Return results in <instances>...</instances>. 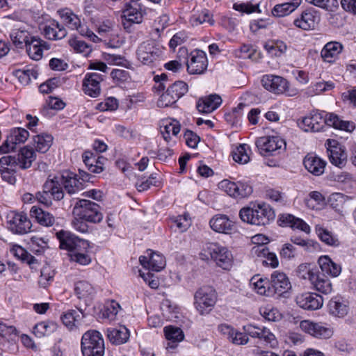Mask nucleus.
I'll return each instance as SVG.
<instances>
[{
  "instance_id": "obj_1",
  "label": "nucleus",
  "mask_w": 356,
  "mask_h": 356,
  "mask_svg": "<svg viewBox=\"0 0 356 356\" xmlns=\"http://www.w3.org/2000/svg\"><path fill=\"white\" fill-rule=\"evenodd\" d=\"M81 186L76 176L72 172H64L60 175H49L43 186V191L38 193L39 202L47 205L52 204L51 198L60 201L65 197V191L72 195L76 194Z\"/></svg>"
},
{
  "instance_id": "obj_2",
  "label": "nucleus",
  "mask_w": 356,
  "mask_h": 356,
  "mask_svg": "<svg viewBox=\"0 0 356 356\" xmlns=\"http://www.w3.org/2000/svg\"><path fill=\"white\" fill-rule=\"evenodd\" d=\"M22 129H13L7 139L0 146V154L17 152V154L3 156L0 159V172L2 178L10 184L15 183V177L10 175L22 169Z\"/></svg>"
},
{
  "instance_id": "obj_3",
  "label": "nucleus",
  "mask_w": 356,
  "mask_h": 356,
  "mask_svg": "<svg viewBox=\"0 0 356 356\" xmlns=\"http://www.w3.org/2000/svg\"><path fill=\"white\" fill-rule=\"evenodd\" d=\"M81 348L83 356H104L105 347L102 334L95 330H88L82 336Z\"/></svg>"
},
{
  "instance_id": "obj_4",
  "label": "nucleus",
  "mask_w": 356,
  "mask_h": 356,
  "mask_svg": "<svg viewBox=\"0 0 356 356\" xmlns=\"http://www.w3.org/2000/svg\"><path fill=\"white\" fill-rule=\"evenodd\" d=\"M73 213L84 220L92 223H99L103 219V214L100 211V206L88 200L81 199L78 200L73 209Z\"/></svg>"
},
{
  "instance_id": "obj_5",
  "label": "nucleus",
  "mask_w": 356,
  "mask_h": 356,
  "mask_svg": "<svg viewBox=\"0 0 356 356\" xmlns=\"http://www.w3.org/2000/svg\"><path fill=\"white\" fill-rule=\"evenodd\" d=\"M57 13L69 29L77 31L81 35L87 37L93 42L99 40V38L86 24H81L80 18L71 9L68 8L59 9Z\"/></svg>"
},
{
  "instance_id": "obj_6",
  "label": "nucleus",
  "mask_w": 356,
  "mask_h": 356,
  "mask_svg": "<svg viewBox=\"0 0 356 356\" xmlns=\"http://www.w3.org/2000/svg\"><path fill=\"white\" fill-rule=\"evenodd\" d=\"M217 300L216 290L211 286L198 289L194 294V305L201 315L210 313Z\"/></svg>"
},
{
  "instance_id": "obj_7",
  "label": "nucleus",
  "mask_w": 356,
  "mask_h": 356,
  "mask_svg": "<svg viewBox=\"0 0 356 356\" xmlns=\"http://www.w3.org/2000/svg\"><path fill=\"white\" fill-rule=\"evenodd\" d=\"M145 14V10L140 0H130L127 2L122 15V24L124 29L130 32L132 24H140Z\"/></svg>"
},
{
  "instance_id": "obj_8",
  "label": "nucleus",
  "mask_w": 356,
  "mask_h": 356,
  "mask_svg": "<svg viewBox=\"0 0 356 356\" xmlns=\"http://www.w3.org/2000/svg\"><path fill=\"white\" fill-rule=\"evenodd\" d=\"M261 83L267 90L277 95L284 94L293 97L298 92L296 88H291L289 81L280 76L266 74L262 77Z\"/></svg>"
},
{
  "instance_id": "obj_9",
  "label": "nucleus",
  "mask_w": 356,
  "mask_h": 356,
  "mask_svg": "<svg viewBox=\"0 0 356 356\" xmlns=\"http://www.w3.org/2000/svg\"><path fill=\"white\" fill-rule=\"evenodd\" d=\"M205 252H207L216 265L224 270H229L233 262V257L227 248L218 243H210L207 245Z\"/></svg>"
},
{
  "instance_id": "obj_10",
  "label": "nucleus",
  "mask_w": 356,
  "mask_h": 356,
  "mask_svg": "<svg viewBox=\"0 0 356 356\" xmlns=\"http://www.w3.org/2000/svg\"><path fill=\"white\" fill-rule=\"evenodd\" d=\"M138 59L144 65H151L162 55L161 49L153 40L142 42L136 51Z\"/></svg>"
},
{
  "instance_id": "obj_11",
  "label": "nucleus",
  "mask_w": 356,
  "mask_h": 356,
  "mask_svg": "<svg viewBox=\"0 0 356 356\" xmlns=\"http://www.w3.org/2000/svg\"><path fill=\"white\" fill-rule=\"evenodd\" d=\"M330 163L342 168L347 163L348 155L346 147L335 140H327L325 143Z\"/></svg>"
},
{
  "instance_id": "obj_12",
  "label": "nucleus",
  "mask_w": 356,
  "mask_h": 356,
  "mask_svg": "<svg viewBox=\"0 0 356 356\" xmlns=\"http://www.w3.org/2000/svg\"><path fill=\"white\" fill-rule=\"evenodd\" d=\"M59 241L60 248L73 252L79 248H90L88 241L81 239L70 232L60 230L56 233Z\"/></svg>"
},
{
  "instance_id": "obj_13",
  "label": "nucleus",
  "mask_w": 356,
  "mask_h": 356,
  "mask_svg": "<svg viewBox=\"0 0 356 356\" xmlns=\"http://www.w3.org/2000/svg\"><path fill=\"white\" fill-rule=\"evenodd\" d=\"M256 146L262 155L269 156L277 151L284 149L286 143L279 136H264L256 140Z\"/></svg>"
},
{
  "instance_id": "obj_14",
  "label": "nucleus",
  "mask_w": 356,
  "mask_h": 356,
  "mask_svg": "<svg viewBox=\"0 0 356 356\" xmlns=\"http://www.w3.org/2000/svg\"><path fill=\"white\" fill-rule=\"evenodd\" d=\"M300 328L304 332L318 339H330L333 334V330L330 326L323 323H314L310 321H302Z\"/></svg>"
},
{
  "instance_id": "obj_15",
  "label": "nucleus",
  "mask_w": 356,
  "mask_h": 356,
  "mask_svg": "<svg viewBox=\"0 0 356 356\" xmlns=\"http://www.w3.org/2000/svg\"><path fill=\"white\" fill-rule=\"evenodd\" d=\"M320 21L319 12L313 8H310L302 11L300 16L293 21V24L299 29L308 31L314 29Z\"/></svg>"
},
{
  "instance_id": "obj_16",
  "label": "nucleus",
  "mask_w": 356,
  "mask_h": 356,
  "mask_svg": "<svg viewBox=\"0 0 356 356\" xmlns=\"http://www.w3.org/2000/svg\"><path fill=\"white\" fill-rule=\"evenodd\" d=\"M270 289L272 296L277 295L286 297L291 289V284L286 275L282 272L275 271L271 275Z\"/></svg>"
},
{
  "instance_id": "obj_17",
  "label": "nucleus",
  "mask_w": 356,
  "mask_h": 356,
  "mask_svg": "<svg viewBox=\"0 0 356 356\" xmlns=\"http://www.w3.org/2000/svg\"><path fill=\"white\" fill-rule=\"evenodd\" d=\"M208 65L206 53L195 49L190 54V60L187 62V70L192 74H200L204 72Z\"/></svg>"
},
{
  "instance_id": "obj_18",
  "label": "nucleus",
  "mask_w": 356,
  "mask_h": 356,
  "mask_svg": "<svg viewBox=\"0 0 356 356\" xmlns=\"http://www.w3.org/2000/svg\"><path fill=\"white\" fill-rule=\"evenodd\" d=\"M244 332L252 338H257L264 341L266 344H269L270 347L277 345V341L275 335L269 329L265 327H259L252 324H248L243 327Z\"/></svg>"
},
{
  "instance_id": "obj_19",
  "label": "nucleus",
  "mask_w": 356,
  "mask_h": 356,
  "mask_svg": "<svg viewBox=\"0 0 356 356\" xmlns=\"http://www.w3.org/2000/svg\"><path fill=\"white\" fill-rule=\"evenodd\" d=\"M326 125V116L322 113H312L303 118L300 127L305 131L318 132L323 129Z\"/></svg>"
},
{
  "instance_id": "obj_20",
  "label": "nucleus",
  "mask_w": 356,
  "mask_h": 356,
  "mask_svg": "<svg viewBox=\"0 0 356 356\" xmlns=\"http://www.w3.org/2000/svg\"><path fill=\"white\" fill-rule=\"evenodd\" d=\"M147 255L140 256L139 261L142 266L149 270L159 272L165 266V260L162 254L148 250Z\"/></svg>"
},
{
  "instance_id": "obj_21",
  "label": "nucleus",
  "mask_w": 356,
  "mask_h": 356,
  "mask_svg": "<svg viewBox=\"0 0 356 356\" xmlns=\"http://www.w3.org/2000/svg\"><path fill=\"white\" fill-rule=\"evenodd\" d=\"M297 305L307 310H316L322 307L323 305V297L316 293L307 292L296 296Z\"/></svg>"
},
{
  "instance_id": "obj_22",
  "label": "nucleus",
  "mask_w": 356,
  "mask_h": 356,
  "mask_svg": "<svg viewBox=\"0 0 356 356\" xmlns=\"http://www.w3.org/2000/svg\"><path fill=\"white\" fill-rule=\"evenodd\" d=\"M104 80V76L99 73H88L83 81V90L84 92L92 97H97L100 95V83Z\"/></svg>"
},
{
  "instance_id": "obj_23",
  "label": "nucleus",
  "mask_w": 356,
  "mask_h": 356,
  "mask_svg": "<svg viewBox=\"0 0 356 356\" xmlns=\"http://www.w3.org/2000/svg\"><path fill=\"white\" fill-rule=\"evenodd\" d=\"M211 228L216 232L229 234L234 229V222L227 215L216 214L209 220Z\"/></svg>"
},
{
  "instance_id": "obj_24",
  "label": "nucleus",
  "mask_w": 356,
  "mask_h": 356,
  "mask_svg": "<svg viewBox=\"0 0 356 356\" xmlns=\"http://www.w3.org/2000/svg\"><path fill=\"white\" fill-rule=\"evenodd\" d=\"M42 31L45 38L51 40H61L67 34L65 26L56 19L49 20L44 25Z\"/></svg>"
},
{
  "instance_id": "obj_25",
  "label": "nucleus",
  "mask_w": 356,
  "mask_h": 356,
  "mask_svg": "<svg viewBox=\"0 0 356 356\" xmlns=\"http://www.w3.org/2000/svg\"><path fill=\"white\" fill-rule=\"evenodd\" d=\"M26 51L29 58L34 60H39L42 58L41 44L42 40L38 36L26 35L24 38Z\"/></svg>"
},
{
  "instance_id": "obj_26",
  "label": "nucleus",
  "mask_w": 356,
  "mask_h": 356,
  "mask_svg": "<svg viewBox=\"0 0 356 356\" xmlns=\"http://www.w3.org/2000/svg\"><path fill=\"white\" fill-rule=\"evenodd\" d=\"M222 103L221 97L216 94L200 98L196 105L197 109L202 113H210L218 108Z\"/></svg>"
},
{
  "instance_id": "obj_27",
  "label": "nucleus",
  "mask_w": 356,
  "mask_h": 356,
  "mask_svg": "<svg viewBox=\"0 0 356 356\" xmlns=\"http://www.w3.org/2000/svg\"><path fill=\"white\" fill-rule=\"evenodd\" d=\"M274 210L268 204H256V226H266L275 219Z\"/></svg>"
},
{
  "instance_id": "obj_28",
  "label": "nucleus",
  "mask_w": 356,
  "mask_h": 356,
  "mask_svg": "<svg viewBox=\"0 0 356 356\" xmlns=\"http://www.w3.org/2000/svg\"><path fill=\"white\" fill-rule=\"evenodd\" d=\"M303 164L310 173L319 176L323 173L326 162L316 155L308 154L303 160Z\"/></svg>"
},
{
  "instance_id": "obj_29",
  "label": "nucleus",
  "mask_w": 356,
  "mask_h": 356,
  "mask_svg": "<svg viewBox=\"0 0 356 356\" xmlns=\"http://www.w3.org/2000/svg\"><path fill=\"white\" fill-rule=\"evenodd\" d=\"M129 331L124 325L118 327L109 328L107 330V337L110 342L115 345L126 343L129 339Z\"/></svg>"
},
{
  "instance_id": "obj_30",
  "label": "nucleus",
  "mask_w": 356,
  "mask_h": 356,
  "mask_svg": "<svg viewBox=\"0 0 356 356\" xmlns=\"http://www.w3.org/2000/svg\"><path fill=\"white\" fill-rule=\"evenodd\" d=\"M330 313L337 317L343 318L348 312L347 302L341 296L332 298L328 303Z\"/></svg>"
},
{
  "instance_id": "obj_31",
  "label": "nucleus",
  "mask_w": 356,
  "mask_h": 356,
  "mask_svg": "<svg viewBox=\"0 0 356 356\" xmlns=\"http://www.w3.org/2000/svg\"><path fill=\"white\" fill-rule=\"evenodd\" d=\"M279 220L281 222V225L289 226L292 229H298L306 234L310 232V227L303 220L291 214H282Z\"/></svg>"
},
{
  "instance_id": "obj_32",
  "label": "nucleus",
  "mask_w": 356,
  "mask_h": 356,
  "mask_svg": "<svg viewBox=\"0 0 356 356\" xmlns=\"http://www.w3.org/2000/svg\"><path fill=\"white\" fill-rule=\"evenodd\" d=\"M318 263L322 270V274H327L336 277L341 272V266L334 262L327 255L320 257Z\"/></svg>"
},
{
  "instance_id": "obj_33",
  "label": "nucleus",
  "mask_w": 356,
  "mask_h": 356,
  "mask_svg": "<svg viewBox=\"0 0 356 356\" xmlns=\"http://www.w3.org/2000/svg\"><path fill=\"white\" fill-rule=\"evenodd\" d=\"M310 283L315 290L321 293L326 295L332 291V284L325 274L316 273L315 275H312Z\"/></svg>"
},
{
  "instance_id": "obj_34",
  "label": "nucleus",
  "mask_w": 356,
  "mask_h": 356,
  "mask_svg": "<svg viewBox=\"0 0 356 356\" xmlns=\"http://www.w3.org/2000/svg\"><path fill=\"white\" fill-rule=\"evenodd\" d=\"M301 3L302 0H288L284 3L276 4L271 13L275 17H284L296 10Z\"/></svg>"
},
{
  "instance_id": "obj_35",
  "label": "nucleus",
  "mask_w": 356,
  "mask_h": 356,
  "mask_svg": "<svg viewBox=\"0 0 356 356\" xmlns=\"http://www.w3.org/2000/svg\"><path fill=\"white\" fill-rule=\"evenodd\" d=\"M326 125L333 127L334 129L351 132L355 128L353 122L341 120L337 114L326 113Z\"/></svg>"
},
{
  "instance_id": "obj_36",
  "label": "nucleus",
  "mask_w": 356,
  "mask_h": 356,
  "mask_svg": "<svg viewBox=\"0 0 356 356\" xmlns=\"http://www.w3.org/2000/svg\"><path fill=\"white\" fill-rule=\"evenodd\" d=\"M343 45L338 42H329L322 49L321 56L323 60L333 62L343 50Z\"/></svg>"
},
{
  "instance_id": "obj_37",
  "label": "nucleus",
  "mask_w": 356,
  "mask_h": 356,
  "mask_svg": "<svg viewBox=\"0 0 356 356\" xmlns=\"http://www.w3.org/2000/svg\"><path fill=\"white\" fill-rule=\"evenodd\" d=\"M30 216L43 226L50 227L55 222V218L52 214L44 211L42 209L35 206L31 207L30 210Z\"/></svg>"
},
{
  "instance_id": "obj_38",
  "label": "nucleus",
  "mask_w": 356,
  "mask_h": 356,
  "mask_svg": "<svg viewBox=\"0 0 356 356\" xmlns=\"http://www.w3.org/2000/svg\"><path fill=\"white\" fill-rule=\"evenodd\" d=\"M163 330L165 338L169 341L167 348H174L177 346V343L181 341L184 339V332L179 327L169 325L165 326Z\"/></svg>"
},
{
  "instance_id": "obj_39",
  "label": "nucleus",
  "mask_w": 356,
  "mask_h": 356,
  "mask_svg": "<svg viewBox=\"0 0 356 356\" xmlns=\"http://www.w3.org/2000/svg\"><path fill=\"white\" fill-rule=\"evenodd\" d=\"M254 252L259 257H263L266 259L262 261L264 265L270 266L272 268H276L279 265V261L275 254L270 252L268 248L264 245H257L253 248Z\"/></svg>"
},
{
  "instance_id": "obj_40",
  "label": "nucleus",
  "mask_w": 356,
  "mask_h": 356,
  "mask_svg": "<svg viewBox=\"0 0 356 356\" xmlns=\"http://www.w3.org/2000/svg\"><path fill=\"white\" fill-rule=\"evenodd\" d=\"M238 215L243 222L256 225V204H250V205L241 208Z\"/></svg>"
},
{
  "instance_id": "obj_41",
  "label": "nucleus",
  "mask_w": 356,
  "mask_h": 356,
  "mask_svg": "<svg viewBox=\"0 0 356 356\" xmlns=\"http://www.w3.org/2000/svg\"><path fill=\"white\" fill-rule=\"evenodd\" d=\"M316 232L319 238L326 245L333 247H338L340 245L338 238L333 235L328 229L323 227L317 226L316 227Z\"/></svg>"
},
{
  "instance_id": "obj_42",
  "label": "nucleus",
  "mask_w": 356,
  "mask_h": 356,
  "mask_svg": "<svg viewBox=\"0 0 356 356\" xmlns=\"http://www.w3.org/2000/svg\"><path fill=\"white\" fill-rule=\"evenodd\" d=\"M53 137L49 134L37 135L33 137V142L37 152L45 153L51 147Z\"/></svg>"
},
{
  "instance_id": "obj_43",
  "label": "nucleus",
  "mask_w": 356,
  "mask_h": 356,
  "mask_svg": "<svg viewBox=\"0 0 356 356\" xmlns=\"http://www.w3.org/2000/svg\"><path fill=\"white\" fill-rule=\"evenodd\" d=\"M83 318V314L81 310L71 309L65 312L62 316L61 320L63 324L72 329L76 322H79Z\"/></svg>"
},
{
  "instance_id": "obj_44",
  "label": "nucleus",
  "mask_w": 356,
  "mask_h": 356,
  "mask_svg": "<svg viewBox=\"0 0 356 356\" xmlns=\"http://www.w3.org/2000/svg\"><path fill=\"white\" fill-rule=\"evenodd\" d=\"M264 49L271 55L279 57L286 52L287 45L282 40H271L265 44Z\"/></svg>"
},
{
  "instance_id": "obj_45",
  "label": "nucleus",
  "mask_w": 356,
  "mask_h": 356,
  "mask_svg": "<svg viewBox=\"0 0 356 356\" xmlns=\"http://www.w3.org/2000/svg\"><path fill=\"white\" fill-rule=\"evenodd\" d=\"M74 292L79 298H85L93 295L95 290L88 282L80 280L75 283Z\"/></svg>"
},
{
  "instance_id": "obj_46",
  "label": "nucleus",
  "mask_w": 356,
  "mask_h": 356,
  "mask_svg": "<svg viewBox=\"0 0 356 356\" xmlns=\"http://www.w3.org/2000/svg\"><path fill=\"white\" fill-rule=\"evenodd\" d=\"M8 227L13 234H21L22 233V214L10 213L8 216Z\"/></svg>"
},
{
  "instance_id": "obj_47",
  "label": "nucleus",
  "mask_w": 356,
  "mask_h": 356,
  "mask_svg": "<svg viewBox=\"0 0 356 356\" xmlns=\"http://www.w3.org/2000/svg\"><path fill=\"white\" fill-rule=\"evenodd\" d=\"M89 248H79L70 254L71 260L81 265H88L92 258L88 253Z\"/></svg>"
},
{
  "instance_id": "obj_48",
  "label": "nucleus",
  "mask_w": 356,
  "mask_h": 356,
  "mask_svg": "<svg viewBox=\"0 0 356 356\" xmlns=\"http://www.w3.org/2000/svg\"><path fill=\"white\" fill-rule=\"evenodd\" d=\"M56 327L57 324L54 321H42L34 326L33 332L37 337H41L51 334Z\"/></svg>"
},
{
  "instance_id": "obj_49",
  "label": "nucleus",
  "mask_w": 356,
  "mask_h": 356,
  "mask_svg": "<svg viewBox=\"0 0 356 356\" xmlns=\"http://www.w3.org/2000/svg\"><path fill=\"white\" fill-rule=\"evenodd\" d=\"M180 131V124L177 120H172L170 122H165L161 127V133L165 140L168 141L170 139V133L174 136H177Z\"/></svg>"
},
{
  "instance_id": "obj_50",
  "label": "nucleus",
  "mask_w": 356,
  "mask_h": 356,
  "mask_svg": "<svg viewBox=\"0 0 356 356\" xmlns=\"http://www.w3.org/2000/svg\"><path fill=\"white\" fill-rule=\"evenodd\" d=\"M83 161L88 167V169L93 173H100L104 170L102 165H96V155L91 151L87 150L83 153Z\"/></svg>"
},
{
  "instance_id": "obj_51",
  "label": "nucleus",
  "mask_w": 356,
  "mask_h": 356,
  "mask_svg": "<svg viewBox=\"0 0 356 356\" xmlns=\"http://www.w3.org/2000/svg\"><path fill=\"white\" fill-rule=\"evenodd\" d=\"M68 44L75 53L83 54L84 56H88L92 51L90 45L76 37L70 38Z\"/></svg>"
},
{
  "instance_id": "obj_52",
  "label": "nucleus",
  "mask_w": 356,
  "mask_h": 356,
  "mask_svg": "<svg viewBox=\"0 0 356 356\" xmlns=\"http://www.w3.org/2000/svg\"><path fill=\"white\" fill-rule=\"evenodd\" d=\"M24 242L26 243L27 248L30 251L35 254H40L42 252V243L44 241L41 238L32 236L30 233H26V235L24 236Z\"/></svg>"
},
{
  "instance_id": "obj_53",
  "label": "nucleus",
  "mask_w": 356,
  "mask_h": 356,
  "mask_svg": "<svg viewBox=\"0 0 356 356\" xmlns=\"http://www.w3.org/2000/svg\"><path fill=\"white\" fill-rule=\"evenodd\" d=\"M248 150H249V146L248 145H240L232 152L233 159L241 164L247 163L250 161Z\"/></svg>"
},
{
  "instance_id": "obj_54",
  "label": "nucleus",
  "mask_w": 356,
  "mask_h": 356,
  "mask_svg": "<svg viewBox=\"0 0 356 356\" xmlns=\"http://www.w3.org/2000/svg\"><path fill=\"white\" fill-rule=\"evenodd\" d=\"M169 92H171L175 97L179 99L188 91V85L181 81H177L168 87Z\"/></svg>"
},
{
  "instance_id": "obj_55",
  "label": "nucleus",
  "mask_w": 356,
  "mask_h": 356,
  "mask_svg": "<svg viewBox=\"0 0 356 356\" xmlns=\"http://www.w3.org/2000/svg\"><path fill=\"white\" fill-rule=\"evenodd\" d=\"M163 314L169 321H176L179 318V308L176 305H172L169 302L163 304Z\"/></svg>"
},
{
  "instance_id": "obj_56",
  "label": "nucleus",
  "mask_w": 356,
  "mask_h": 356,
  "mask_svg": "<svg viewBox=\"0 0 356 356\" xmlns=\"http://www.w3.org/2000/svg\"><path fill=\"white\" fill-rule=\"evenodd\" d=\"M261 315L267 321L275 322L281 318L279 311L271 307H265L260 309Z\"/></svg>"
},
{
  "instance_id": "obj_57",
  "label": "nucleus",
  "mask_w": 356,
  "mask_h": 356,
  "mask_svg": "<svg viewBox=\"0 0 356 356\" xmlns=\"http://www.w3.org/2000/svg\"><path fill=\"white\" fill-rule=\"evenodd\" d=\"M0 335L8 341H13L17 337V332L15 327L0 323Z\"/></svg>"
},
{
  "instance_id": "obj_58",
  "label": "nucleus",
  "mask_w": 356,
  "mask_h": 356,
  "mask_svg": "<svg viewBox=\"0 0 356 356\" xmlns=\"http://www.w3.org/2000/svg\"><path fill=\"white\" fill-rule=\"evenodd\" d=\"M254 289L257 293L266 296H272L270 283L267 280L259 278L254 283Z\"/></svg>"
},
{
  "instance_id": "obj_59",
  "label": "nucleus",
  "mask_w": 356,
  "mask_h": 356,
  "mask_svg": "<svg viewBox=\"0 0 356 356\" xmlns=\"http://www.w3.org/2000/svg\"><path fill=\"white\" fill-rule=\"evenodd\" d=\"M236 185H237L238 188L236 189V197H246L250 195L253 191L252 186L247 181H237L236 182Z\"/></svg>"
},
{
  "instance_id": "obj_60",
  "label": "nucleus",
  "mask_w": 356,
  "mask_h": 356,
  "mask_svg": "<svg viewBox=\"0 0 356 356\" xmlns=\"http://www.w3.org/2000/svg\"><path fill=\"white\" fill-rule=\"evenodd\" d=\"M296 273L299 278L308 280L309 282H311L312 275H315L316 272H314L310 268V264H301L298 266Z\"/></svg>"
},
{
  "instance_id": "obj_61",
  "label": "nucleus",
  "mask_w": 356,
  "mask_h": 356,
  "mask_svg": "<svg viewBox=\"0 0 356 356\" xmlns=\"http://www.w3.org/2000/svg\"><path fill=\"white\" fill-rule=\"evenodd\" d=\"M177 100L171 92H169L167 88V90L160 96L157 102V106L159 107H168L175 104Z\"/></svg>"
},
{
  "instance_id": "obj_62",
  "label": "nucleus",
  "mask_w": 356,
  "mask_h": 356,
  "mask_svg": "<svg viewBox=\"0 0 356 356\" xmlns=\"http://www.w3.org/2000/svg\"><path fill=\"white\" fill-rule=\"evenodd\" d=\"M36 153L32 147H24V169L30 168L32 163L36 159Z\"/></svg>"
},
{
  "instance_id": "obj_63",
  "label": "nucleus",
  "mask_w": 356,
  "mask_h": 356,
  "mask_svg": "<svg viewBox=\"0 0 356 356\" xmlns=\"http://www.w3.org/2000/svg\"><path fill=\"white\" fill-rule=\"evenodd\" d=\"M219 187L225 191V192H226L229 196L236 197V189L238 188L237 185H236V182L231 181L228 179H224L219 183Z\"/></svg>"
},
{
  "instance_id": "obj_64",
  "label": "nucleus",
  "mask_w": 356,
  "mask_h": 356,
  "mask_svg": "<svg viewBox=\"0 0 356 356\" xmlns=\"http://www.w3.org/2000/svg\"><path fill=\"white\" fill-rule=\"evenodd\" d=\"M254 51L252 46L250 44H243L239 49L234 51V54L236 57L245 59L250 58Z\"/></svg>"
}]
</instances>
